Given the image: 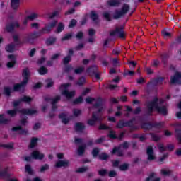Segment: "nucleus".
Instances as JSON below:
<instances>
[{"instance_id":"60","label":"nucleus","mask_w":181,"mask_h":181,"mask_svg":"<svg viewBox=\"0 0 181 181\" xmlns=\"http://www.w3.org/2000/svg\"><path fill=\"white\" fill-rule=\"evenodd\" d=\"M59 100H60V96H57L54 99L52 100L51 103L52 104H56Z\"/></svg>"},{"instance_id":"44","label":"nucleus","mask_w":181,"mask_h":181,"mask_svg":"<svg viewBox=\"0 0 181 181\" xmlns=\"http://www.w3.org/2000/svg\"><path fill=\"white\" fill-rule=\"evenodd\" d=\"M128 168H129V165L124 163L120 165L119 169L120 170H128Z\"/></svg>"},{"instance_id":"18","label":"nucleus","mask_w":181,"mask_h":181,"mask_svg":"<svg viewBox=\"0 0 181 181\" xmlns=\"http://www.w3.org/2000/svg\"><path fill=\"white\" fill-rule=\"evenodd\" d=\"M12 129L13 131H18V134L21 135H28V130H23L21 126L14 127Z\"/></svg>"},{"instance_id":"5","label":"nucleus","mask_w":181,"mask_h":181,"mask_svg":"<svg viewBox=\"0 0 181 181\" xmlns=\"http://www.w3.org/2000/svg\"><path fill=\"white\" fill-rule=\"evenodd\" d=\"M128 146V143L124 142L123 144L120 145L119 147H115L112 151V155H117V156H122V149H127Z\"/></svg>"},{"instance_id":"10","label":"nucleus","mask_w":181,"mask_h":181,"mask_svg":"<svg viewBox=\"0 0 181 181\" xmlns=\"http://www.w3.org/2000/svg\"><path fill=\"white\" fill-rule=\"evenodd\" d=\"M170 81L171 84H180L181 74L180 72H176L173 76H171Z\"/></svg>"},{"instance_id":"49","label":"nucleus","mask_w":181,"mask_h":181,"mask_svg":"<svg viewBox=\"0 0 181 181\" xmlns=\"http://www.w3.org/2000/svg\"><path fill=\"white\" fill-rule=\"evenodd\" d=\"M97 71V66H93L90 68H88V73H94V71Z\"/></svg>"},{"instance_id":"29","label":"nucleus","mask_w":181,"mask_h":181,"mask_svg":"<svg viewBox=\"0 0 181 181\" xmlns=\"http://www.w3.org/2000/svg\"><path fill=\"white\" fill-rule=\"evenodd\" d=\"M55 42H56V38L54 37L48 38L46 41V43L48 46H50V45H53Z\"/></svg>"},{"instance_id":"8","label":"nucleus","mask_w":181,"mask_h":181,"mask_svg":"<svg viewBox=\"0 0 181 181\" xmlns=\"http://www.w3.org/2000/svg\"><path fill=\"white\" fill-rule=\"evenodd\" d=\"M129 11V5L128 4H124L122 7V9L120 11L116 12L115 14V19H118L119 18H121L122 15H125L127 12Z\"/></svg>"},{"instance_id":"59","label":"nucleus","mask_w":181,"mask_h":181,"mask_svg":"<svg viewBox=\"0 0 181 181\" xmlns=\"http://www.w3.org/2000/svg\"><path fill=\"white\" fill-rule=\"evenodd\" d=\"M84 83H86V78H81L79 81L78 82V84L79 86H81V85L84 84Z\"/></svg>"},{"instance_id":"57","label":"nucleus","mask_w":181,"mask_h":181,"mask_svg":"<svg viewBox=\"0 0 181 181\" xmlns=\"http://www.w3.org/2000/svg\"><path fill=\"white\" fill-rule=\"evenodd\" d=\"M94 35H95V30L90 29L88 30V36H94Z\"/></svg>"},{"instance_id":"17","label":"nucleus","mask_w":181,"mask_h":181,"mask_svg":"<svg viewBox=\"0 0 181 181\" xmlns=\"http://www.w3.org/2000/svg\"><path fill=\"white\" fill-rule=\"evenodd\" d=\"M8 59L10 62L7 63V67H8V69H11L15 66L16 59L13 54L8 55Z\"/></svg>"},{"instance_id":"37","label":"nucleus","mask_w":181,"mask_h":181,"mask_svg":"<svg viewBox=\"0 0 181 181\" xmlns=\"http://www.w3.org/2000/svg\"><path fill=\"white\" fill-rule=\"evenodd\" d=\"M86 149L85 146H81L78 148V155H83L84 153V151Z\"/></svg>"},{"instance_id":"27","label":"nucleus","mask_w":181,"mask_h":181,"mask_svg":"<svg viewBox=\"0 0 181 181\" xmlns=\"http://www.w3.org/2000/svg\"><path fill=\"white\" fill-rule=\"evenodd\" d=\"M28 18L30 21H35V19H37V18H39V14H37V13H32L28 16Z\"/></svg>"},{"instance_id":"62","label":"nucleus","mask_w":181,"mask_h":181,"mask_svg":"<svg viewBox=\"0 0 181 181\" xmlns=\"http://www.w3.org/2000/svg\"><path fill=\"white\" fill-rule=\"evenodd\" d=\"M126 76H135V71H128L125 73Z\"/></svg>"},{"instance_id":"39","label":"nucleus","mask_w":181,"mask_h":181,"mask_svg":"<svg viewBox=\"0 0 181 181\" xmlns=\"http://www.w3.org/2000/svg\"><path fill=\"white\" fill-rule=\"evenodd\" d=\"M161 174L163 175V176H169V175H170V171L168 169H162Z\"/></svg>"},{"instance_id":"48","label":"nucleus","mask_w":181,"mask_h":181,"mask_svg":"<svg viewBox=\"0 0 181 181\" xmlns=\"http://www.w3.org/2000/svg\"><path fill=\"white\" fill-rule=\"evenodd\" d=\"M83 71H84V68L79 67L75 69L74 73H76V74H80V73H83Z\"/></svg>"},{"instance_id":"43","label":"nucleus","mask_w":181,"mask_h":181,"mask_svg":"<svg viewBox=\"0 0 181 181\" xmlns=\"http://www.w3.org/2000/svg\"><path fill=\"white\" fill-rule=\"evenodd\" d=\"M46 170H49V165L47 164L42 165L40 169V172H46Z\"/></svg>"},{"instance_id":"35","label":"nucleus","mask_w":181,"mask_h":181,"mask_svg":"<svg viewBox=\"0 0 181 181\" xmlns=\"http://www.w3.org/2000/svg\"><path fill=\"white\" fill-rule=\"evenodd\" d=\"M11 93H12V90L11 88H9V87H5L4 88V94L5 95L9 96V95H11Z\"/></svg>"},{"instance_id":"21","label":"nucleus","mask_w":181,"mask_h":181,"mask_svg":"<svg viewBox=\"0 0 181 181\" xmlns=\"http://www.w3.org/2000/svg\"><path fill=\"white\" fill-rule=\"evenodd\" d=\"M146 181H160V178L156 177L154 173L150 174L149 177L146 179Z\"/></svg>"},{"instance_id":"36","label":"nucleus","mask_w":181,"mask_h":181,"mask_svg":"<svg viewBox=\"0 0 181 181\" xmlns=\"http://www.w3.org/2000/svg\"><path fill=\"white\" fill-rule=\"evenodd\" d=\"M6 52H8L9 53H11V52H13V50H15V46H13V45H8L6 47Z\"/></svg>"},{"instance_id":"26","label":"nucleus","mask_w":181,"mask_h":181,"mask_svg":"<svg viewBox=\"0 0 181 181\" xmlns=\"http://www.w3.org/2000/svg\"><path fill=\"white\" fill-rule=\"evenodd\" d=\"M63 30H64V24L63 23H58L57 33H60V32H63Z\"/></svg>"},{"instance_id":"64","label":"nucleus","mask_w":181,"mask_h":181,"mask_svg":"<svg viewBox=\"0 0 181 181\" xmlns=\"http://www.w3.org/2000/svg\"><path fill=\"white\" fill-rule=\"evenodd\" d=\"M83 33L82 32H79L77 33L76 35V39H81V37H83Z\"/></svg>"},{"instance_id":"56","label":"nucleus","mask_w":181,"mask_h":181,"mask_svg":"<svg viewBox=\"0 0 181 181\" xmlns=\"http://www.w3.org/2000/svg\"><path fill=\"white\" fill-rule=\"evenodd\" d=\"M31 28H33V29H39V23H31Z\"/></svg>"},{"instance_id":"54","label":"nucleus","mask_w":181,"mask_h":181,"mask_svg":"<svg viewBox=\"0 0 181 181\" xmlns=\"http://www.w3.org/2000/svg\"><path fill=\"white\" fill-rule=\"evenodd\" d=\"M74 104H80L81 103H83V97H79L78 99H76L74 100Z\"/></svg>"},{"instance_id":"4","label":"nucleus","mask_w":181,"mask_h":181,"mask_svg":"<svg viewBox=\"0 0 181 181\" xmlns=\"http://www.w3.org/2000/svg\"><path fill=\"white\" fill-rule=\"evenodd\" d=\"M69 87L70 85L69 83L63 84L60 86L59 90L62 95H64L66 98H71L74 97L76 92L74 90L69 91Z\"/></svg>"},{"instance_id":"53","label":"nucleus","mask_w":181,"mask_h":181,"mask_svg":"<svg viewBox=\"0 0 181 181\" xmlns=\"http://www.w3.org/2000/svg\"><path fill=\"white\" fill-rule=\"evenodd\" d=\"M76 23H77V21L76 20H71L69 23V28H74Z\"/></svg>"},{"instance_id":"9","label":"nucleus","mask_w":181,"mask_h":181,"mask_svg":"<svg viewBox=\"0 0 181 181\" xmlns=\"http://www.w3.org/2000/svg\"><path fill=\"white\" fill-rule=\"evenodd\" d=\"M57 25V21H53L51 23L47 24L45 27L42 30V33H49L50 30L53 29V28L56 27Z\"/></svg>"},{"instance_id":"1","label":"nucleus","mask_w":181,"mask_h":181,"mask_svg":"<svg viewBox=\"0 0 181 181\" xmlns=\"http://www.w3.org/2000/svg\"><path fill=\"white\" fill-rule=\"evenodd\" d=\"M86 101L88 104H95L93 108L94 110H95V111H98L96 112H94L93 114L92 119L88 121V125H94V124H95V121L101 122V121L104 119V117H103V116H101V115L100 114V112H101L104 110V106L101 105V102H100L97 99H94L90 97L87 98Z\"/></svg>"},{"instance_id":"2","label":"nucleus","mask_w":181,"mask_h":181,"mask_svg":"<svg viewBox=\"0 0 181 181\" xmlns=\"http://www.w3.org/2000/svg\"><path fill=\"white\" fill-rule=\"evenodd\" d=\"M163 100H159L158 98L154 99L153 102L147 103L148 112L150 115L152 111H157L159 114L166 115L168 114V109L165 106H160Z\"/></svg>"},{"instance_id":"19","label":"nucleus","mask_w":181,"mask_h":181,"mask_svg":"<svg viewBox=\"0 0 181 181\" xmlns=\"http://www.w3.org/2000/svg\"><path fill=\"white\" fill-rule=\"evenodd\" d=\"M71 56H73V49H70L69 50V54L64 59V64H67L71 60Z\"/></svg>"},{"instance_id":"58","label":"nucleus","mask_w":181,"mask_h":181,"mask_svg":"<svg viewBox=\"0 0 181 181\" xmlns=\"http://www.w3.org/2000/svg\"><path fill=\"white\" fill-rule=\"evenodd\" d=\"M166 158H168V155H164L158 160V162H159L160 163H162V162H163V160H165Z\"/></svg>"},{"instance_id":"55","label":"nucleus","mask_w":181,"mask_h":181,"mask_svg":"<svg viewBox=\"0 0 181 181\" xmlns=\"http://www.w3.org/2000/svg\"><path fill=\"white\" fill-rule=\"evenodd\" d=\"M71 34H66L64 37H62V40H69V39H71Z\"/></svg>"},{"instance_id":"23","label":"nucleus","mask_w":181,"mask_h":181,"mask_svg":"<svg viewBox=\"0 0 181 181\" xmlns=\"http://www.w3.org/2000/svg\"><path fill=\"white\" fill-rule=\"evenodd\" d=\"M20 0H11V6L13 9H18L19 8Z\"/></svg>"},{"instance_id":"41","label":"nucleus","mask_w":181,"mask_h":181,"mask_svg":"<svg viewBox=\"0 0 181 181\" xmlns=\"http://www.w3.org/2000/svg\"><path fill=\"white\" fill-rule=\"evenodd\" d=\"M108 136L112 139H115V138H117V135L115 134V132H114V131L112 130L110 131Z\"/></svg>"},{"instance_id":"47","label":"nucleus","mask_w":181,"mask_h":181,"mask_svg":"<svg viewBox=\"0 0 181 181\" xmlns=\"http://www.w3.org/2000/svg\"><path fill=\"white\" fill-rule=\"evenodd\" d=\"M46 86L48 88L52 87V86H53V81H52V79H47L46 81Z\"/></svg>"},{"instance_id":"45","label":"nucleus","mask_w":181,"mask_h":181,"mask_svg":"<svg viewBox=\"0 0 181 181\" xmlns=\"http://www.w3.org/2000/svg\"><path fill=\"white\" fill-rule=\"evenodd\" d=\"M103 16L106 21H111V15L108 12H105Z\"/></svg>"},{"instance_id":"61","label":"nucleus","mask_w":181,"mask_h":181,"mask_svg":"<svg viewBox=\"0 0 181 181\" xmlns=\"http://www.w3.org/2000/svg\"><path fill=\"white\" fill-rule=\"evenodd\" d=\"M110 177H115V176H117V172L112 170L109 173Z\"/></svg>"},{"instance_id":"28","label":"nucleus","mask_w":181,"mask_h":181,"mask_svg":"<svg viewBox=\"0 0 181 181\" xmlns=\"http://www.w3.org/2000/svg\"><path fill=\"white\" fill-rule=\"evenodd\" d=\"M75 129L76 131H83L84 129V124L83 123H76L75 125Z\"/></svg>"},{"instance_id":"15","label":"nucleus","mask_w":181,"mask_h":181,"mask_svg":"<svg viewBox=\"0 0 181 181\" xmlns=\"http://www.w3.org/2000/svg\"><path fill=\"white\" fill-rule=\"evenodd\" d=\"M174 148L173 144H169L167 147L163 146V144L158 145V149L160 152H163V151H173Z\"/></svg>"},{"instance_id":"40","label":"nucleus","mask_w":181,"mask_h":181,"mask_svg":"<svg viewBox=\"0 0 181 181\" xmlns=\"http://www.w3.org/2000/svg\"><path fill=\"white\" fill-rule=\"evenodd\" d=\"M25 172H27V173L29 175H32V173H33V170H32V168H30V165H25Z\"/></svg>"},{"instance_id":"33","label":"nucleus","mask_w":181,"mask_h":181,"mask_svg":"<svg viewBox=\"0 0 181 181\" xmlns=\"http://www.w3.org/2000/svg\"><path fill=\"white\" fill-rule=\"evenodd\" d=\"M38 73L41 74V76H43V74H46V73H47V69L45 67L42 66L39 69Z\"/></svg>"},{"instance_id":"22","label":"nucleus","mask_w":181,"mask_h":181,"mask_svg":"<svg viewBox=\"0 0 181 181\" xmlns=\"http://www.w3.org/2000/svg\"><path fill=\"white\" fill-rule=\"evenodd\" d=\"M13 28H19V23H15L13 25H6V30H7V32H11V30H13Z\"/></svg>"},{"instance_id":"30","label":"nucleus","mask_w":181,"mask_h":181,"mask_svg":"<svg viewBox=\"0 0 181 181\" xmlns=\"http://www.w3.org/2000/svg\"><path fill=\"white\" fill-rule=\"evenodd\" d=\"M6 112L8 115H10V117H15V115H16V114H18V110H8Z\"/></svg>"},{"instance_id":"24","label":"nucleus","mask_w":181,"mask_h":181,"mask_svg":"<svg viewBox=\"0 0 181 181\" xmlns=\"http://www.w3.org/2000/svg\"><path fill=\"white\" fill-rule=\"evenodd\" d=\"M59 118L60 119H62V122L64 124H67V122H69V118H67V115L62 113L59 115Z\"/></svg>"},{"instance_id":"50","label":"nucleus","mask_w":181,"mask_h":181,"mask_svg":"<svg viewBox=\"0 0 181 181\" xmlns=\"http://www.w3.org/2000/svg\"><path fill=\"white\" fill-rule=\"evenodd\" d=\"M30 19L29 17H25L23 20V26H26V25H28V22H29Z\"/></svg>"},{"instance_id":"38","label":"nucleus","mask_w":181,"mask_h":181,"mask_svg":"<svg viewBox=\"0 0 181 181\" xmlns=\"http://www.w3.org/2000/svg\"><path fill=\"white\" fill-rule=\"evenodd\" d=\"M162 35L164 37H170V36L172 35V34H170V33H169L166 30H163L162 31Z\"/></svg>"},{"instance_id":"7","label":"nucleus","mask_w":181,"mask_h":181,"mask_svg":"<svg viewBox=\"0 0 181 181\" xmlns=\"http://www.w3.org/2000/svg\"><path fill=\"white\" fill-rule=\"evenodd\" d=\"M124 26L117 27L116 29L110 33L111 36H118L119 37H125V32H124Z\"/></svg>"},{"instance_id":"16","label":"nucleus","mask_w":181,"mask_h":181,"mask_svg":"<svg viewBox=\"0 0 181 181\" xmlns=\"http://www.w3.org/2000/svg\"><path fill=\"white\" fill-rule=\"evenodd\" d=\"M147 156L148 160H155L156 157L153 153V149L151 146L147 148Z\"/></svg>"},{"instance_id":"34","label":"nucleus","mask_w":181,"mask_h":181,"mask_svg":"<svg viewBox=\"0 0 181 181\" xmlns=\"http://www.w3.org/2000/svg\"><path fill=\"white\" fill-rule=\"evenodd\" d=\"M90 19L93 21H97V19H98V15H97V13H95V11L90 12Z\"/></svg>"},{"instance_id":"52","label":"nucleus","mask_w":181,"mask_h":181,"mask_svg":"<svg viewBox=\"0 0 181 181\" xmlns=\"http://www.w3.org/2000/svg\"><path fill=\"white\" fill-rule=\"evenodd\" d=\"M81 114V111H80V110H78V109L74 110V115L75 117H77V116L80 115Z\"/></svg>"},{"instance_id":"51","label":"nucleus","mask_w":181,"mask_h":181,"mask_svg":"<svg viewBox=\"0 0 181 181\" xmlns=\"http://www.w3.org/2000/svg\"><path fill=\"white\" fill-rule=\"evenodd\" d=\"M87 167H82L78 168L76 172L79 173H83V172H86V170H87Z\"/></svg>"},{"instance_id":"25","label":"nucleus","mask_w":181,"mask_h":181,"mask_svg":"<svg viewBox=\"0 0 181 181\" xmlns=\"http://www.w3.org/2000/svg\"><path fill=\"white\" fill-rule=\"evenodd\" d=\"M59 15V11H55L53 13H48L46 16L47 19H53V18L58 16Z\"/></svg>"},{"instance_id":"32","label":"nucleus","mask_w":181,"mask_h":181,"mask_svg":"<svg viewBox=\"0 0 181 181\" xmlns=\"http://www.w3.org/2000/svg\"><path fill=\"white\" fill-rule=\"evenodd\" d=\"M37 141L38 139L36 138L32 139L31 142L30 144V148H35V146H36L37 144Z\"/></svg>"},{"instance_id":"46","label":"nucleus","mask_w":181,"mask_h":181,"mask_svg":"<svg viewBox=\"0 0 181 181\" xmlns=\"http://www.w3.org/2000/svg\"><path fill=\"white\" fill-rule=\"evenodd\" d=\"M98 148H94L93 151H92V155L93 156V158H97V156H98Z\"/></svg>"},{"instance_id":"11","label":"nucleus","mask_w":181,"mask_h":181,"mask_svg":"<svg viewBox=\"0 0 181 181\" xmlns=\"http://www.w3.org/2000/svg\"><path fill=\"white\" fill-rule=\"evenodd\" d=\"M21 101H23L24 103H30V101H32V98L29 96H23L20 100L13 102V107H18V105H20Z\"/></svg>"},{"instance_id":"6","label":"nucleus","mask_w":181,"mask_h":181,"mask_svg":"<svg viewBox=\"0 0 181 181\" xmlns=\"http://www.w3.org/2000/svg\"><path fill=\"white\" fill-rule=\"evenodd\" d=\"M43 158H45V155H43V153H40L39 151H34L31 154V157H25V160H26V162H29L32 158L40 160L43 159Z\"/></svg>"},{"instance_id":"3","label":"nucleus","mask_w":181,"mask_h":181,"mask_svg":"<svg viewBox=\"0 0 181 181\" xmlns=\"http://www.w3.org/2000/svg\"><path fill=\"white\" fill-rule=\"evenodd\" d=\"M30 76V72L29 71V69L25 68L23 70L22 77L23 81L21 83H17L13 86L14 91H20L21 88H23L26 84H28V81H29V76Z\"/></svg>"},{"instance_id":"42","label":"nucleus","mask_w":181,"mask_h":181,"mask_svg":"<svg viewBox=\"0 0 181 181\" xmlns=\"http://www.w3.org/2000/svg\"><path fill=\"white\" fill-rule=\"evenodd\" d=\"M100 159H102V160H105L108 159V156L105 154V153H102L101 154L99 155Z\"/></svg>"},{"instance_id":"14","label":"nucleus","mask_w":181,"mask_h":181,"mask_svg":"<svg viewBox=\"0 0 181 181\" xmlns=\"http://www.w3.org/2000/svg\"><path fill=\"white\" fill-rule=\"evenodd\" d=\"M70 165V162L66 160H58L55 164L56 168H67Z\"/></svg>"},{"instance_id":"31","label":"nucleus","mask_w":181,"mask_h":181,"mask_svg":"<svg viewBox=\"0 0 181 181\" xmlns=\"http://www.w3.org/2000/svg\"><path fill=\"white\" fill-rule=\"evenodd\" d=\"M9 122V120L7 119H5V115H0V123L1 124H8Z\"/></svg>"},{"instance_id":"63","label":"nucleus","mask_w":181,"mask_h":181,"mask_svg":"<svg viewBox=\"0 0 181 181\" xmlns=\"http://www.w3.org/2000/svg\"><path fill=\"white\" fill-rule=\"evenodd\" d=\"M39 128H40V124L39 123H36L34 126H33V129L35 131H37V129H39Z\"/></svg>"},{"instance_id":"12","label":"nucleus","mask_w":181,"mask_h":181,"mask_svg":"<svg viewBox=\"0 0 181 181\" xmlns=\"http://www.w3.org/2000/svg\"><path fill=\"white\" fill-rule=\"evenodd\" d=\"M36 37H39V33H33L28 35L25 39L24 42L26 43H30L33 39H36Z\"/></svg>"},{"instance_id":"20","label":"nucleus","mask_w":181,"mask_h":181,"mask_svg":"<svg viewBox=\"0 0 181 181\" xmlns=\"http://www.w3.org/2000/svg\"><path fill=\"white\" fill-rule=\"evenodd\" d=\"M121 4V0H109L107 1V5L110 6H119Z\"/></svg>"},{"instance_id":"13","label":"nucleus","mask_w":181,"mask_h":181,"mask_svg":"<svg viewBox=\"0 0 181 181\" xmlns=\"http://www.w3.org/2000/svg\"><path fill=\"white\" fill-rule=\"evenodd\" d=\"M20 112L23 115H35L37 112V110L33 109H23L20 110Z\"/></svg>"}]
</instances>
